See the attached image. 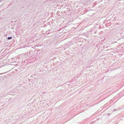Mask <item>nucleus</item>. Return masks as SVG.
Listing matches in <instances>:
<instances>
[{
    "label": "nucleus",
    "mask_w": 124,
    "mask_h": 124,
    "mask_svg": "<svg viewBox=\"0 0 124 124\" xmlns=\"http://www.w3.org/2000/svg\"><path fill=\"white\" fill-rule=\"evenodd\" d=\"M12 39V37H8V39Z\"/></svg>",
    "instance_id": "1"
}]
</instances>
